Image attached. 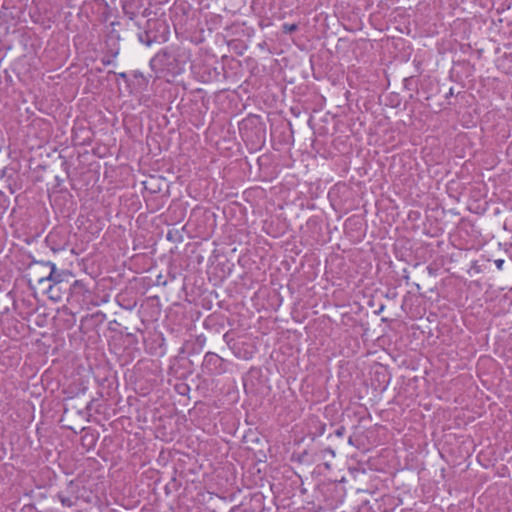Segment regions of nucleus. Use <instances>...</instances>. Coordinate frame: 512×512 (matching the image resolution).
Listing matches in <instances>:
<instances>
[{
    "label": "nucleus",
    "mask_w": 512,
    "mask_h": 512,
    "mask_svg": "<svg viewBox=\"0 0 512 512\" xmlns=\"http://www.w3.org/2000/svg\"><path fill=\"white\" fill-rule=\"evenodd\" d=\"M166 237L169 241H173V242L181 241V238H182L179 231H177V230H169Z\"/></svg>",
    "instance_id": "11"
},
{
    "label": "nucleus",
    "mask_w": 512,
    "mask_h": 512,
    "mask_svg": "<svg viewBox=\"0 0 512 512\" xmlns=\"http://www.w3.org/2000/svg\"><path fill=\"white\" fill-rule=\"evenodd\" d=\"M170 35V28L167 21L163 18H149L144 27L139 26L137 38L139 42L146 46L154 43L166 42Z\"/></svg>",
    "instance_id": "2"
},
{
    "label": "nucleus",
    "mask_w": 512,
    "mask_h": 512,
    "mask_svg": "<svg viewBox=\"0 0 512 512\" xmlns=\"http://www.w3.org/2000/svg\"><path fill=\"white\" fill-rule=\"evenodd\" d=\"M117 76H118L119 78L123 79L126 83H128V82H129V77H128L127 73H125V72H120V73H118V74H117Z\"/></svg>",
    "instance_id": "17"
},
{
    "label": "nucleus",
    "mask_w": 512,
    "mask_h": 512,
    "mask_svg": "<svg viewBox=\"0 0 512 512\" xmlns=\"http://www.w3.org/2000/svg\"><path fill=\"white\" fill-rule=\"evenodd\" d=\"M494 263L498 270H502L505 261L503 259H496Z\"/></svg>",
    "instance_id": "16"
},
{
    "label": "nucleus",
    "mask_w": 512,
    "mask_h": 512,
    "mask_svg": "<svg viewBox=\"0 0 512 512\" xmlns=\"http://www.w3.org/2000/svg\"><path fill=\"white\" fill-rule=\"evenodd\" d=\"M228 333L224 334V340L227 341Z\"/></svg>",
    "instance_id": "26"
},
{
    "label": "nucleus",
    "mask_w": 512,
    "mask_h": 512,
    "mask_svg": "<svg viewBox=\"0 0 512 512\" xmlns=\"http://www.w3.org/2000/svg\"><path fill=\"white\" fill-rule=\"evenodd\" d=\"M47 266L50 267V273L46 277H41L38 279V283L40 285L45 286V291L50 300L54 302H59L62 300V280L60 279V275L55 273L56 266L54 263L48 261L46 263Z\"/></svg>",
    "instance_id": "3"
},
{
    "label": "nucleus",
    "mask_w": 512,
    "mask_h": 512,
    "mask_svg": "<svg viewBox=\"0 0 512 512\" xmlns=\"http://www.w3.org/2000/svg\"><path fill=\"white\" fill-rule=\"evenodd\" d=\"M321 453H322L323 458H326L327 455H329L330 458L335 457V451L330 447L325 448L324 450L321 451Z\"/></svg>",
    "instance_id": "12"
},
{
    "label": "nucleus",
    "mask_w": 512,
    "mask_h": 512,
    "mask_svg": "<svg viewBox=\"0 0 512 512\" xmlns=\"http://www.w3.org/2000/svg\"><path fill=\"white\" fill-rule=\"evenodd\" d=\"M184 390H189V387L187 385H182Z\"/></svg>",
    "instance_id": "24"
},
{
    "label": "nucleus",
    "mask_w": 512,
    "mask_h": 512,
    "mask_svg": "<svg viewBox=\"0 0 512 512\" xmlns=\"http://www.w3.org/2000/svg\"><path fill=\"white\" fill-rule=\"evenodd\" d=\"M130 20H134L135 17L137 16L138 14V11L136 10H128L127 13H124Z\"/></svg>",
    "instance_id": "15"
},
{
    "label": "nucleus",
    "mask_w": 512,
    "mask_h": 512,
    "mask_svg": "<svg viewBox=\"0 0 512 512\" xmlns=\"http://www.w3.org/2000/svg\"><path fill=\"white\" fill-rule=\"evenodd\" d=\"M231 363L214 352L204 355L201 371L207 376H220L228 372Z\"/></svg>",
    "instance_id": "4"
},
{
    "label": "nucleus",
    "mask_w": 512,
    "mask_h": 512,
    "mask_svg": "<svg viewBox=\"0 0 512 512\" xmlns=\"http://www.w3.org/2000/svg\"><path fill=\"white\" fill-rule=\"evenodd\" d=\"M79 490V484L74 480H70L63 491L67 496L72 497V499H75V501L77 502L79 499Z\"/></svg>",
    "instance_id": "6"
},
{
    "label": "nucleus",
    "mask_w": 512,
    "mask_h": 512,
    "mask_svg": "<svg viewBox=\"0 0 512 512\" xmlns=\"http://www.w3.org/2000/svg\"><path fill=\"white\" fill-rule=\"evenodd\" d=\"M307 454V452H303L302 455L299 456V460L302 461L303 457Z\"/></svg>",
    "instance_id": "20"
},
{
    "label": "nucleus",
    "mask_w": 512,
    "mask_h": 512,
    "mask_svg": "<svg viewBox=\"0 0 512 512\" xmlns=\"http://www.w3.org/2000/svg\"><path fill=\"white\" fill-rule=\"evenodd\" d=\"M123 12L127 13L128 10H136L138 11L139 6L135 3L134 0H121Z\"/></svg>",
    "instance_id": "9"
},
{
    "label": "nucleus",
    "mask_w": 512,
    "mask_h": 512,
    "mask_svg": "<svg viewBox=\"0 0 512 512\" xmlns=\"http://www.w3.org/2000/svg\"><path fill=\"white\" fill-rule=\"evenodd\" d=\"M118 302H119V305L121 307H123L124 309H126V310H132L136 306V302L135 301L134 302L129 301L128 305H124L123 303L120 302V296L118 297Z\"/></svg>",
    "instance_id": "13"
},
{
    "label": "nucleus",
    "mask_w": 512,
    "mask_h": 512,
    "mask_svg": "<svg viewBox=\"0 0 512 512\" xmlns=\"http://www.w3.org/2000/svg\"><path fill=\"white\" fill-rule=\"evenodd\" d=\"M103 64H104V65H109V64H110V61H109V60L103 61Z\"/></svg>",
    "instance_id": "22"
},
{
    "label": "nucleus",
    "mask_w": 512,
    "mask_h": 512,
    "mask_svg": "<svg viewBox=\"0 0 512 512\" xmlns=\"http://www.w3.org/2000/svg\"><path fill=\"white\" fill-rule=\"evenodd\" d=\"M56 497L59 499L62 506L64 507H72L77 503L75 499H72V497L67 496L64 491H59Z\"/></svg>",
    "instance_id": "8"
},
{
    "label": "nucleus",
    "mask_w": 512,
    "mask_h": 512,
    "mask_svg": "<svg viewBox=\"0 0 512 512\" xmlns=\"http://www.w3.org/2000/svg\"><path fill=\"white\" fill-rule=\"evenodd\" d=\"M190 51L181 46L170 45L161 49L151 60L150 67L155 72L178 76L185 71L190 61Z\"/></svg>",
    "instance_id": "1"
},
{
    "label": "nucleus",
    "mask_w": 512,
    "mask_h": 512,
    "mask_svg": "<svg viewBox=\"0 0 512 512\" xmlns=\"http://www.w3.org/2000/svg\"><path fill=\"white\" fill-rule=\"evenodd\" d=\"M324 465H325V467H326L327 469H330V463H329V462H325V463H324Z\"/></svg>",
    "instance_id": "21"
},
{
    "label": "nucleus",
    "mask_w": 512,
    "mask_h": 512,
    "mask_svg": "<svg viewBox=\"0 0 512 512\" xmlns=\"http://www.w3.org/2000/svg\"><path fill=\"white\" fill-rule=\"evenodd\" d=\"M133 78L135 79V85L139 90H145L148 85V79L140 71L133 72Z\"/></svg>",
    "instance_id": "7"
},
{
    "label": "nucleus",
    "mask_w": 512,
    "mask_h": 512,
    "mask_svg": "<svg viewBox=\"0 0 512 512\" xmlns=\"http://www.w3.org/2000/svg\"><path fill=\"white\" fill-rule=\"evenodd\" d=\"M453 95H454V90H453V88L451 87V88L449 89L448 93L445 95V98H447V99H448V98H450V97H451V96H453Z\"/></svg>",
    "instance_id": "18"
},
{
    "label": "nucleus",
    "mask_w": 512,
    "mask_h": 512,
    "mask_svg": "<svg viewBox=\"0 0 512 512\" xmlns=\"http://www.w3.org/2000/svg\"><path fill=\"white\" fill-rule=\"evenodd\" d=\"M346 432V429L344 426H339L335 431H334V434L337 436V437H343V435L345 434Z\"/></svg>",
    "instance_id": "14"
},
{
    "label": "nucleus",
    "mask_w": 512,
    "mask_h": 512,
    "mask_svg": "<svg viewBox=\"0 0 512 512\" xmlns=\"http://www.w3.org/2000/svg\"><path fill=\"white\" fill-rule=\"evenodd\" d=\"M348 443H349V444H353L352 437H349V439H348Z\"/></svg>",
    "instance_id": "23"
},
{
    "label": "nucleus",
    "mask_w": 512,
    "mask_h": 512,
    "mask_svg": "<svg viewBox=\"0 0 512 512\" xmlns=\"http://www.w3.org/2000/svg\"><path fill=\"white\" fill-rule=\"evenodd\" d=\"M98 436L93 432H85L81 436V444L87 450H90L95 447L97 443Z\"/></svg>",
    "instance_id": "5"
},
{
    "label": "nucleus",
    "mask_w": 512,
    "mask_h": 512,
    "mask_svg": "<svg viewBox=\"0 0 512 512\" xmlns=\"http://www.w3.org/2000/svg\"><path fill=\"white\" fill-rule=\"evenodd\" d=\"M384 307H385V306L382 304V305L380 306V308H379L377 311H375V313H376V314H380V313L384 310Z\"/></svg>",
    "instance_id": "19"
},
{
    "label": "nucleus",
    "mask_w": 512,
    "mask_h": 512,
    "mask_svg": "<svg viewBox=\"0 0 512 512\" xmlns=\"http://www.w3.org/2000/svg\"><path fill=\"white\" fill-rule=\"evenodd\" d=\"M324 429H325V426L323 425V426L321 427L320 434H322V433L324 432Z\"/></svg>",
    "instance_id": "25"
},
{
    "label": "nucleus",
    "mask_w": 512,
    "mask_h": 512,
    "mask_svg": "<svg viewBox=\"0 0 512 512\" xmlns=\"http://www.w3.org/2000/svg\"><path fill=\"white\" fill-rule=\"evenodd\" d=\"M165 491H166V493L168 494V485H167V486H165Z\"/></svg>",
    "instance_id": "27"
},
{
    "label": "nucleus",
    "mask_w": 512,
    "mask_h": 512,
    "mask_svg": "<svg viewBox=\"0 0 512 512\" xmlns=\"http://www.w3.org/2000/svg\"><path fill=\"white\" fill-rule=\"evenodd\" d=\"M298 30V25L295 23H284L282 25V32L285 34H291Z\"/></svg>",
    "instance_id": "10"
}]
</instances>
